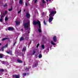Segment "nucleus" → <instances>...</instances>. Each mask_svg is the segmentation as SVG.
Returning a JSON list of instances; mask_svg holds the SVG:
<instances>
[{
  "label": "nucleus",
  "instance_id": "nucleus-35",
  "mask_svg": "<svg viewBox=\"0 0 78 78\" xmlns=\"http://www.w3.org/2000/svg\"><path fill=\"white\" fill-rule=\"evenodd\" d=\"M44 14H45V12H43L42 13V15L44 16Z\"/></svg>",
  "mask_w": 78,
  "mask_h": 78
},
{
  "label": "nucleus",
  "instance_id": "nucleus-13",
  "mask_svg": "<svg viewBox=\"0 0 78 78\" xmlns=\"http://www.w3.org/2000/svg\"><path fill=\"white\" fill-rule=\"evenodd\" d=\"M3 55L2 54H0V58H3Z\"/></svg>",
  "mask_w": 78,
  "mask_h": 78
},
{
  "label": "nucleus",
  "instance_id": "nucleus-21",
  "mask_svg": "<svg viewBox=\"0 0 78 78\" xmlns=\"http://www.w3.org/2000/svg\"><path fill=\"white\" fill-rule=\"evenodd\" d=\"M5 71V70L3 69H0V72H4Z\"/></svg>",
  "mask_w": 78,
  "mask_h": 78
},
{
  "label": "nucleus",
  "instance_id": "nucleus-12",
  "mask_svg": "<svg viewBox=\"0 0 78 78\" xmlns=\"http://www.w3.org/2000/svg\"><path fill=\"white\" fill-rule=\"evenodd\" d=\"M17 62H20V63H22V61L21 60H20L19 59H18L17 60Z\"/></svg>",
  "mask_w": 78,
  "mask_h": 78
},
{
  "label": "nucleus",
  "instance_id": "nucleus-5",
  "mask_svg": "<svg viewBox=\"0 0 78 78\" xmlns=\"http://www.w3.org/2000/svg\"><path fill=\"white\" fill-rule=\"evenodd\" d=\"M8 44H7L6 45H5V46H2V48H1V50L2 51H3V50H4V48H6L8 47Z\"/></svg>",
  "mask_w": 78,
  "mask_h": 78
},
{
  "label": "nucleus",
  "instance_id": "nucleus-41",
  "mask_svg": "<svg viewBox=\"0 0 78 78\" xmlns=\"http://www.w3.org/2000/svg\"><path fill=\"white\" fill-rule=\"evenodd\" d=\"M46 1H47V2H48V0H46Z\"/></svg>",
  "mask_w": 78,
  "mask_h": 78
},
{
  "label": "nucleus",
  "instance_id": "nucleus-47",
  "mask_svg": "<svg viewBox=\"0 0 78 78\" xmlns=\"http://www.w3.org/2000/svg\"><path fill=\"white\" fill-rule=\"evenodd\" d=\"M2 62L3 63V61Z\"/></svg>",
  "mask_w": 78,
  "mask_h": 78
},
{
  "label": "nucleus",
  "instance_id": "nucleus-40",
  "mask_svg": "<svg viewBox=\"0 0 78 78\" xmlns=\"http://www.w3.org/2000/svg\"><path fill=\"white\" fill-rule=\"evenodd\" d=\"M5 14H7V12H8L7 11H5Z\"/></svg>",
  "mask_w": 78,
  "mask_h": 78
},
{
  "label": "nucleus",
  "instance_id": "nucleus-27",
  "mask_svg": "<svg viewBox=\"0 0 78 78\" xmlns=\"http://www.w3.org/2000/svg\"><path fill=\"white\" fill-rule=\"evenodd\" d=\"M16 25H19V23L18 21H16Z\"/></svg>",
  "mask_w": 78,
  "mask_h": 78
},
{
  "label": "nucleus",
  "instance_id": "nucleus-37",
  "mask_svg": "<svg viewBox=\"0 0 78 78\" xmlns=\"http://www.w3.org/2000/svg\"><path fill=\"white\" fill-rule=\"evenodd\" d=\"M35 57L36 58H37V56L36 55H35Z\"/></svg>",
  "mask_w": 78,
  "mask_h": 78
},
{
  "label": "nucleus",
  "instance_id": "nucleus-44",
  "mask_svg": "<svg viewBox=\"0 0 78 78\" xmlns=\"http://www.w3.org/2000/svg\"><path fill=\"white\" fill-rule=\"evenodd\" d=\"M49 2H51V0H49Z\"/></svg>",
  "mask_w": 78,
  "mask_h": 78
},
{
  "label": "nucleus",
  "instance_id": "nucleus-34",
  "mask_svg": "<svg viewBox=\"0 0 78 78\" xmlns=\"http://www.w3.org/2000/svg\"><path fill=\"white\" fill-rule=\"evenodd\" d=\"M16 42H15L13 44V46H14L15 45H16Z\"/></svg>",
  "mask_w": 78,
  "mask_h": 78
},
{
  "label": "nucleus",
  "instance_id": "nucleus-45",
  "mask_svg": "<svg viewBox=\"0 0 78 78\" xmlns=\"http://www.w3.org/2000/svg\"><path fill=\"white\" fill-rule=\"evenodd\" d=\"M2 45V44L1 43H0V46Z\"/></svg>",
  "mask_w": 78,
  "mask_h": 78
},
{
  "label": "nucleus",
  "instance_id": "nucleus-2",
  "mask_svg": "<svg viewBox=\"0 0 78 78\" xmlns=\"http://www.w3.org/2000/svg\"><path fill=\"white\" fill-rule=\"evenodd\" d=\"M56 13V11H52L51 12L50 14L49 15V16H52L53 17L55 14Z\"/></svg>",
  "mask_w": 78,
  "mask_h": 78
},
{
  "label": "nucleus",
  "instance_id": "nucleus-14",
  "mask_svg": "<svg viewBox=\"0 0 78 78\" xmlns=\"http://www.w3.org/2000/svg\"><path fill=\"white\" fill-rule=\"evenodd\" d=\"M26 48H23L22 51H25L26 50Z\"/></svg>",
  "mask_w": 78,
  "mask_h": 78
},
{
  "label": "nucleus",
  "instance_id": "nucleus-28",
  "mask_svg": "<svg viewBox=\"0 0 78 78\" xmlns=\"http://www.w3.org/2000/svg\"><path fill=\"white\" fill-rule=\"evenodd\" d=\"M21 11H22V10H20V11H19L18 12V13L19 14V13L21 12Z\"/></svg>",
  "mask_w": 78,
  "mask_h": 78
},
{
  "label": "nucleus",
  "instance_id": "nucleus-25",
  "mask_svg": "<svg viewBox=\"0 0 78 78\" xmlns=\"http://www.w3.org/2000/svg\"><path fill=\"white\" fill-rule=\"evenodd\" d=\"M12 51H10V52H9V51H7L6 53H8V54H9V53H12Z\"/></svg>",
  "mask_w": 78,
  "mask_h": 78
},
{
  "label": "nucleus",
  "instance_id": "nucleus-29",
  "mask_svg": "<svg viewBox=\"0 0 78 78\" xmlns=\"http://www.w3.org/2000/svg\"><path fill=\"white\" fill-rule=\"evenodd\" d=\"M4 7H6V6H7V4H5V5H3Z\"/></svg>",
  "mask_w": 78,
  "mask_h": 78
},
{
  "label": "nucleus",
  "instance_id": "nucleus-42",
  "mask_svg": "<svg viewBox=\"0 0 78 78\" xmlns=\"http://www.w3.org/2000/svg\"><path fill=\"white\" fill-rule=\"evenodd\" d=\"M25 30H28V29H25Z\"/></svg>",
  "mask_w": 78,
  "mask_h": 78
},
{
  "label": "nucleus",
  "instance_id": "nucleus-46",
  "mask_svg": "<svg viewBox=\"0 0 78 78\" xmlns=\"http://www.w3.org/2000/svg\"><path fill=\"white\" fill-rule=\"evenodd\" d=\"M25 70H27V68L26 69H25Z\"/></svg>",
  "mask_w": 78,
  "mask_h": 78
},
{
  "label": "nucleus",
  "instance_id": "nucleus-39",
  "mask_svg": "<svg viewBox=\"0 0 78 78\" xmlns=\"http://www.w3.org/2000/svg\"><path fill=\"white\" fill-rule=\"evenodd\" d=\"M37 0H35V3H36V2H37Z\"/></svg>",
  "mask_w": 78,
  "mask_h": 78
},
{
  "label": "nucleus",
  "instance_id": "nucleus-3",
  "mask_svg": "<svg viewBox=\"0 0 78 78\" xmlns=\"http://www.w3.org/2000/svg\"><path fill=\"white\" fill-rule=\"evenodd\" d=\"M29 23H26L24 24V28H29Z\"/></svg>",
  "mask_w": 78,
  "mask_h": 78
},
{
  "label": "nucleus",
  "instance_id": "nucleus-17",
  "mask_svg": "<svg viewBox=\"0 0 78 78\" xmlns=\"http://www.w3.org/2000/svg\"><path fill=\"white\" fill-rule=\"evenodd\" d=\"M41 48L43 49H44L45 48V46L44 45H41Z\"/></svg>",
  "mask_w": 78,
  "mask_h": 78
},
{
  "label": "nucleus",
  "instance_id": "nucleus-31",
  "mask_svg": "<svg viewBox=\"0 0 78 78\" xmlns=\"http://www.w3.org/2000/svg\"><path fill=\"white\" fill-rule=\"evenodd\" d=\"M26 75H27V74L26 73H23V76H26Z\"/></svg>",
  "mask_w": 78,
  "mask_h": 78
},
{
  "label": "nucleus",
  "instance_id": "nucleus-18",
  "mask_svg": "<svg viewBox=\"0 0 78 78\" xmlns=\"http://www.w3.org/2000/svg\"><path fill=\"white\" fill-rule=\"evenodd\" d=\"M8 39V38H4L2 40V41H5L6 40V39Z\"/></svg>",
  "mask_w": 78,
  "mask_h": 78
},
{
  "label": "nucleus",
  "instance_id": "nucleus-32",
  "mask_svg": "<svg viewBox=\"0 0 78 78\" xmlns=\"http://www.w3.org/2000/svg\"><path fill=\"white\" fill-rule=\"evenodd\" d=\"M2 15L3 16H5V13H2Z\"/></svg>",
  "mask_w": 78,
  "mask_h": 78
},
{
  "label": "nucleus",
  "instance_id": "nucleus-9",
  "mask_svg": "<svg viewBox=\"0 0 78 78\" xmlns=\"http://www.w3.org/2000/svg\"><path fill=\"white\" fill-rule=\"evenodd\" d=\"M26 16L27 18H29L30 17V14H28V13H26Z\"/></svg>",
  "mask_w": 78,
  "mask_h": 78
},
{
  "label": "nucleus",
  "instance_id": "nucleus-8",
  "mask_svg": "<svg viewBox=\"0 0 78 78\" xmlns=\"http://www.w3.org/2000/svg\"><path fill=\"white\" fill-rule=\"evenodd\" d=\"M53 41L55 42H56L57 41V39H56V36H54L53 38Z\"/></svg>",
  "mask_w": 78,
  "mask_h": 78
},
{
  "label": "nucleus",
  "instance_id": "nucleus-19",
  "mask_svg": "<svg viewBox=\"0 0 78 78\" xmlns=\"http://www.w3.org/2000/svg\"><path fill=\"white\" fill-rule=\"evenodd\" d=\"M38 57L39 58H42V55L41 54L39 55L38 56Z\"/></svg>",
  "mask_w": 78,
  "mask_h": 78
},
{
  "label": "nucleus",
  "instance_id": "nucleus-36",
  "mask_svg": "<svg viewBox=\"0 0 78 78\" xmlns=\"http://www.w3.org/2000/svg\"><path fill=\"white\" fill-rule=\"evenodd\" d=\"M3 17H4L3 16L1 15V18H3Z\"/></svg>",
  "mask_w": 78,
  "mask_h": 78
},
{
  "label": "nucleus",
  "instance_id": "nucleus-7",
  "mask_svg": "<svg viewBox=\"0 0 78 78\" xmlns=\"http://www.w3.org/2000/svg\"><path fill=\"white\" fill-rule=\"evenodd\" d=\"M38 64V62H37V63L34 64V65L33 66V67H37V66Z\"/></svg>",
  "mask_w": 78,
  "mask_h": 78
},
{
  "label": "nucleus",
  "instance_id": "nucleus-4",
  "mask_svg": "<svg viewBox=\"0 0 78 78\" xmlns=\"http://www.w3.org/2000/svg\"><path fill=\"white\" fill-rule=\"evenodd\" d=\"M49 23H50L52 21H53V19H54L53 17L52 16H49Z\"/></svg>",
  "mask_w": 78,
  "mask_h": 78
},
{
  "label": "nucleus",
  "instance_id": "nucleus-24",
  "mask_svg": "<svg viewBox=\"0 0 78 78\" xmlns=\"http://www.w3.org/2000/svg\"><path fill=\"white\" fill-rule=\"evenodd\" d=\"M35 53H36V51H35V50H34L33 51V55H34Z\"/></svg>",
  "mask_w": 78,
  "mask_h": 78
},
{
  "label": "nucleus",
  "instance_id": "nucleus-20",
  "mask_svg": "<svg viewBox=\"0 0 78 78\" xmlns=\"http://www.w3.org/2000/svg\"><path fill=\"white\" fill-rule=\"evenodd\" d=\"M8 20V17H5V21H7Z\"/></svg>",
  "mask_w": 78,
  "mask_h": 78
},
{
  "label": "nucleus",
  "instance_id": "nucleus-23",
  "mask_svg": "<svg viewBox=\"0 0 78 78\" xmlns=\"http://www.w3.org/2000/svg\"><path fill=\"white\" fill-rule=\"evenodd\" d=\"M44 25H47V23H46V22H45V20H44Z\"/></svg>",
  "mask_w": 78,
  "mask_h": 78
},
{
  "label": "nucleus",
  "instance_id": "nucleus-26",
  "mask_svg": "<svg viewBox=\"0 0 78 78\" xmlns=\"http://www.w3.org/2000/svg\"><path fill=\"white\" fill-rule=\"evenodd\" d=\"M42 0V3H46V2H45V0Z\"/></svg>",
  "mask_w": 78,
  "mask_h": 78
},
{
  "label": "nucleus",
  "instance_id": "nucleus-10",
  "mask_svg": "<svg viewBox=\"0 0 78 78\" xmlns=\"http://www.w3.org/2000/svg\"><path fill=\"white\" fill-rule=\"evenodd\" d=\"M14 30V29L13 27H10L8 28V30H9V31L10 30Z\"/></svg>",
  "mask_w": 78,
  "mask_h": 78
},
{
  "label": "nucleus",
  "instance_id": "nucleus-33",
  "mask_svg": "<svg viewBox=\"0 0 78 78\" xmlns=\"http://www.w3.org/2000/svg\"><path fill=\"white\" fill-rule=\"evenodd\" d=\"M39 46V44H38L37 45V48H38Z\"/></svg>",
  "mask_w": 78,
  "mask_h": 78
},
{
  "label": "nucleus",
  "instance_id": "nucleus-43",
  "mask_svg": "<svg viewBox=\"0 0 78 78\" xmlns=\"http://www.w3.org/2000/svg\"><path fill=\"white\" fill-rule=\"evenodd\" d=\"M24 12H25V9H24Z\"/></svg>",
  "mask_w": 78,
  "mask_h": 78
},
{
  "label": "nucleus",
  "instance_id": "nucleus-1",
  "mask_svg": "<svg viewBox=\"0 0 78 78\" xmlns=\"http://www.w3.org/2000/svg\"><path fill=\"white\" fill-rule=\"evenodd\" d=\"M34 25H36L37 24H38L39 29H38V31L39 33H41V22L39 20H37V22L36 21H33Z\"/></svg>",
  "mask_w": 78,
  "mask_h": 78
},
{
  "label": "nucleus",
  "instance_id": "nucleus-15",
  "mask_svg": "<svg viewBox=\"0 0 78 78\" xmlns=\"http://www.w3.org/2000/svg\"><path fill=\"white\" fill-rule=\"evenodd\" d=\"M19 3L20 4H21V5H22V4L23 3V2H22V0H20Z\"/></svg>",
  "mask_w": 78,
  "mask_h": 78
},
{
  "label": "nucleus",
  "instance_id": "nucleus-11",
  "mask_svg": "<svg viewBox=\"0 0 78 78\" xmlns=\"http://www.w3.org/2000/svg\"><path fill=\"white\" fill-rule=\"evenodd\" d=\"M24 40V38L23 37H22L20 39V41H22Z\"/></svg>",
  "mask_w": 78,
  "mask_h": 78
},
{
  "label": "nucleus",
  "instance_id": "nucleus-6",
  "mask_svg": "<svg viewBox=\"0 0 78 78\" xmlns=\"http://www.w3.org/2000/svg\"><path fill=\"white\" fill-rule=\"evenodd\" d=\"M12 76L13 78L15 77L16 78H19L20 77V76L16 75H12Z\"/></svg>",
  "mask_w": 78,
  "mask_h": 78
},
{
  "label": "nucleus",
  "instance_id": "nucleus-16",
  "mask_svg": "<svg viewBox=\"0 0 78 78\" xmlns=\"http://www.w3.org/2000/svg\"><path fill=\"white\" fill-rule=\"evenodd\" d=\"M11 8L10 9H9L8 10L9 11H12V6L11 7Z\"/></svg>",
  "mask_w": 78,
  "mask_h": 78
},
{
  "label": "nucleus",
  "instance_id": "nucleus-30",
  "mask_svg": "<svg viewBox=\"0 0 78 78\" xmlns=\"http://www.w3.org/2000/svg\"><path fill=\"white\" fill-rule=\"evenodd\" d=\"M0 22H3V19L2 18H1L0 19Z\"/></svg>",
  "mask_w": 78,
  "mask_h": 78
},
{
  "label": "nucleus",
  "instance_id": "nucleus-48",
  "mask_svg": "<svg viewBox=\"0 0 78 78\" xmlns=\"http://www.w3.org/2000/svg\"><path fill=\"white\" fill-rule=\"evenodd\" d=\"M0 78H2V77H0Z\"/></svg>",
  "mask_w": 78,
  "mask_h": 78
},
{
  "label": "nucleus",
  "instance_id": "nucleus-38",
  "mask_svg": "<svg viewBox=\"0 0 78 78\" xmlns=\"http://www.w3.org/2000/svg\"><path fill=\"white\" fill-rule=\"evenodd\" d=\"M28 6V5L27 4V3H26V6Z\"/></svg>",
  "mask_w": 78,
  "mask_h": 78
},
{
  "label": "nucleus",
  "instance_id": "nucleus-22",
  "mask_svg": "<svg viewBox=\"0 0 78 78\" xmlns=\"http://www.w3.org/2000/svg\"><path fill=\"white\" fill-rule=\"evenodd\" d=\"M51 44H52V45H55V44L53 42V41H51Z\"/></svg>",
  "mask_w": 78,
  "mask_h": 78
}]
</instances>
